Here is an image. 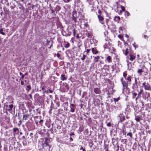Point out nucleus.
Returning a JSON list of instances; mask_svg holds the SVG:
<instances>
[{
  "label": "nucleus",
  "instance_id": "1",
  "mask_svg": "<svg viewBox=\"0 0 151 151\" xmlns=\"http://www.w3.org/2000/svg\"><path fill=\"white\" fill-rule=\"evenodd\" d=\"M120 80L123 86V89L127 88L128 86L127 82L124 81H123V78H121Z\"/></svg>",
  "mask_w": 151,
  "mask_h": 151
},
{
  "label": "nucleus",
  "instance_id": "2",
  "mask_svg": "<svg viewBox=\"0 0 151 151\" xmlns=\"http://www.w3.org/2000/svg\"><path fill=\"white\" fill-rule=\"evenodd\" d=\"M97 16L99 22L102 24H104V18L101 15H97Z\"/></svg>",
  "mask_w": 151,
  "mask_h": 151
},
{
  "label": "nucleus",
  "instance_id": "3",
  "mask_svg": "<svg viewBox=\"0 0 151 151\" xmlns=\"http://www.w3.org/2000/svg\"><path fill=\"white\" fill-rule=\"evenodd\" d=\"M127 127H131L133 124V122L131 121H128L125 122Z\"/></svg>",
  "mask_w": 151,
  "mask_h": 151
},
{
  "label": "nucleus",
  "instance_id": "4",
  "mask_svg": "<svg viewBox=\"0 0 151 151\" xmlns=\"http://www.w3.org/2000/svg\"><path fill=\"white\" fill-rule=\"evenodd\" d=\"M6 110L10 112L12 110L13 107V104H10L9 106L6 105Z\"/></svg>",
  "mask_w": 151,
  "mask_h": 151
},
{
  "label": "nucleus",
  "instance_id": "5",
  "mask_svg": "<svg viewBox=\"0 0 151 151\" xmlns=\"http://www.w3.org/2000/svg\"><path fill=\"white\" fill-rule=\"evenodd\" d=\"M120 122L121 123L123 122L125 120V116L122 114H121L119 116Z\"/></svg>",
  "mask_w": 151,
  "mask_h": 151
},
{
  "label": "nucleus",
  "instance_id": "6",
  "mask_svg": "<svg viewBox=\"0 0 151 151\" xmlns=\"http://www.w3.org/2000/svg\"><path fill=\"white\" fill-rule=\"evenodd\" d=\"M73 19L75 22H76L77 12L76 11H73Z\"/></svg>",
  "mask_w": 151,
  "mask_h": 151
},
{
  "label": "nucleus",
  "instance_id": "7",
  "mask_svg": "<svg viewBox=\"0 0 151 151\" xmlns=\"http://www.w3.org/2000/svg\"><path fill=\"white\" fill-rule=\"evenodd\" d=\"M135 78V83L133 84H132V88L133 89H134L135 88H137V80L135 77L134 78Z\"/></svg>",
  "mask_w": 151,
  "mask_h": 151
},
{
  "label": "nucleus",
  "instance_id": "8",
  "mask_svg": "<svg viewBox=\"0 0 151 151\" xmlns=\"http://www.w3.org/2000/svg\"><path fill=\"white\" fill-rule=\"evenodd\" d=\"M94 91L96 94H100L101 93L100 89L98 88H95L94 89Z\"/></svg>",
  "mask_w": 151,
  "mask_h": 151
},
{
  "label": "nucleus",
  "instance_id": "9",
  "mask_svg": "<svg viewBox=\"0 0 151 151\" xmlns=\"http://www.w3.org/2000/svg\"><path fill=\"white\" fill-rule=\"evenodd\" d=\"M91 51L93 54H96L98 53V51L96 48H93L91 49Z\"/></svg>",
  "mask_w": 151,
  "mask_h": 151
},
{
  "label": "nucleus",
  "instance_id": "10",
  "mask_svg": "<svg viewBox=\"0 0 151 151\" xmlns=\"http://www.w3.org/2000/svg\"><path fill=\"white\" fill-rule=\"evenodd\" d=\"M60 78L63 81L66 80L67 79V77H66L65 75L63 74H62L61 75Z\"/></svg>",
  "mask_w": 151,
  "mask_h": 151
},
{
  "label": "nucleus",
  "instance_id": "11",
  "mask_svg": "<svg viewBox=\"0 0 151 151\" xmlns=\"http://www.w3.org/2000/svg\"><path fill=\"white\" fill-rule=\"evenodd\" d=\"M94 59H93V61L94 62H98L99 61V60L100 58V57L99 56L94 57Z\"/></svg>",
  "mask_w": 151,
  "mask_h": 151
},
{
  "label": "nucleus",
  "instance_id": "12",
  "mask_svg": "<svg viewBox=\"0 0 151 151\" xmlns=\"http://www.w3.org/2000/svg\"><path fill=\"white\" fill-rule=\"evenodd\" d=\"M106 60L109 63H110L112 61L111 58L110 56H108L107 57Z\"/></svg>",
  "mask_w": 151,
  "mask_h": 151
},
{
  "label": "nucleus",
  "instance_id": "13",
  "mask_svg": "<svg viewBox=\"0 0 151 151\" xmlns=\"http://www.w3.org/2000/svg\"><path fill=\"white\" fill-rule=\"evenodd\" d=\"M145 90H151V89L150 86L149 85L145 86Z\"/></svg>",
  "mask_w": 151,
  "mask_h": 151
},
{
  "label": "nucleus",
  "instance_id": "14",
  "mask_svg": "<svg viewBox=\"0 0 151 151\" xmlns=\"http://www.w3.org/2000/svg\"><path fill=\"white\" fill-rule=\"evenodd\" d=\"M29 116V115L28 114H25L24 115L23 117V119L25 121L27 120Z\"/></svg>",
  "mask_w": 151,
  "mask_h": 151
},
{
  "label": "nucleus",
  "instance_id": "15",
  "mask_svg": "<svg viewBox=\"0 0 151 151\" xmlns=\"http://www.w3.org/2000/svg\"><path fill=\"white\" fill-rule=\"evenodd\" d=\"M141 118L139 116H136L135 118V119L136 120L137 122H139L140 120V119Z\"/></svg>",
  "mask_w": 151,
  "mask_h": 151
},
{
  "label": "nucleus",
  "instance_id": "16",
  "mask_svg": "<svg viewBox=\"0 0 151 151\" xmlns=\"http://www.w3.org/2000/svg\"><path fill=\"white\" fill-rule=\"evenodd\" d=\"M49 146V148H50L51 146H50L49 144L46 141H45L44 144H43V147Z\"/></svg>",
  "mask_w": 151,
  "mask_h": 151
},
{
  "label": "nucleus",
  "instance_id": "17",
  "mask_svg": "<svg viewBox=\"0 0 151 151\" xmlns=\"http://www.w3.org/2000/svg\"><path fill=\"white\" fill-rule=\"evenodd\" d=\"M131 78L132 77L130 76H129L127 77V78H126V80L127 81V82L129 81L130 82L131 81Z\"/></svg>",
  "mask_w": 151,
  "mask_h": 151
},
{
  "label": "nucleus",
  "instance_id": "18",
  "mask_svg": "<svg viewBox=\"0 0 151 151\" xmlns=\"http://www.w3.org/2000/svg\"><path fill=\"white\" fill-rule=\"evenodd\" d=\"M31 89V86L29 85H28L27 86L26 88V90L27 91H29Z\"/></svg>",
  "mask_w": 151,
  "mask_h": 151
},
{
  "label": "nucleus",
  "instance_id": "19",
  "mask_svg": "<svg viewBox=\"0 0 151 151\" xmlns=\"http://www.w3.org/2000/svg\"><path fill=\"white\" fill-rule=\"evenodd\" d=\"M130 60L131 61H133V60L135 58V57L133 55H130Z\"/></svg>",
  "mask_w": 151,
  "mask_h": 151
},
{
  "label": "nucleus",
  "instance_id": "20",
  "mask_svg": "<svg viewBox=\"0 0 151 151\" xmlns=\"http://www.w3.org/2000/svg\"><path fill=\"white\" fill-rule=\"evenodd\" d=\"M69 30L68 28H67L66 29L67 36H70L71 35V32L69 31Z\"/></svg>",
  "mask_w": 151,
  "mask_h": 151
},
{
  "label": "nucleus",
  "instance_id": "21",
  "mask_svg": "<svg viewBox=\"0 0 151 151\" xmlns=\"http://www.w3.org/2000/svg\"><path fill=\"white\" fill-rule=\"evenodd\" d=\"M125 15L126 16H127L126 17H127L130 15V13L128 11H126L125 13Z\"/></svg>",
  "mask_w": 151,
  "mask_h": 151
},
{
  "label": "nucleus",
  "instance_id": "22",
  "mask_svg": "<svg viewBox=\"0 0 151 151\" xmlns=\"http://www.w3.org/2000/svg\"><path fill=\"white\" fill-rule=\"evenodd\" d=\"M3 29L1 28L0 29V34H1L3 35H5V33L3 32Z\"/></svg>",
  "mask_w": 151,
  "mask_h": 151
},
{
  "label": "nucleus",
  "instance_id": "23",
  "mask_svg": "<svg viewBox=\"0 0 151 151\" xmlns=\"http://www.w3.org/2000/svg\"><path fill=\"white\" fill-rule=\"evenodd\" d=\"M137 95V93H135L134 92L132 93V98L133 99H134L136 96Z\"/></svg>",
  "mask_w": 151,
  "mask_h": 151
},
{
  "label": "nucleus",
  "instance_id": "24",
  "mask_svg": "<svg viewBox=\"0 0 151 151\" xmlns=\"http://www.w3.org/2000/svg\"><path fill=\"white\" fill-rule=\"evenodd\" d=\"M120 99V97H118L116 98H114V102L116 103V102H117Z\"/></svg>",
  "mask_w": 151,
  "mask_h": 151
},
{
  "label": "nucleus",
  "instance_id": "25",
  "mask_svg": "<svg viewBox=\"0 0 151 151\" xmlns=\"http://www.w3.org/2000/svg\"><path fill=\"white\" fill-rule=\"evenodd\" d=\"M55 103L56 104V106L58 107L59 106H60V103H59V102L58 101H55Z\"/></svg>",
  "mask_w": 151,
  "mask_h": 151
},
{
  "label": "nucleus",
  "instance_id": "26",
  "mask_svg": "<svg viewBox=\"0 0 151 151\" xmlns=\"http://www.w3.org/2000/svg\"><path fill=\"white\" fill-rule=\"evenodd\" d=\"M114 19H117V20H116V21H119L120 19V17L119 16H115V17Z\"/></svg>",
  "mask_w": 151,
  "mask_h": 151
},
{
  "label": "nucleus",
  "instance_id": "27",
  "mask_svg": "<svg viewBox=\"0 0 151 151\" xmlns=\"http://www.w3.org/2000/svg\"><path fill=\"white\" fill-rule=\"evenodd\" d=\"M62 34L64 36L67 37V32L65 31L63 32H62Z\"/></svg>",
  "mask_w": 151,
  "mask_h": 151
},
{
  "label": "nucleus",
  "instance_id": "28",
  "mask_svg": "<svg viewBox=\"0 0 151 151\" xmlns=\"http://www.w3.org/2000/svg\"><path fill=\"white\" fill-rule=\"evenodd\" d=\"M13 131L14 132H16L17 131L19 132V129L17 128H14L13 129Z\"/></svg>",
  "mask_w": 151,
  "mask_h": 151
},
{
  "label": "nucleus",
  "instance_id": "29",
  "mask_svg": "<svg viewBox=\"0 0 151 151\" xmlns=\"http://www.w3.org/2000/svg\"><path fill=\"white\" fill-rule=\"evenodd\" d=\"M86 57V55H83V57L81 58V59L83 61L84 60H85Z\"/></svg>",
  "mask_w": 151,
  "mask_h": 151
},
{
  "label": "nucleus",
  "instance_id": "30",
  "mask_svg": "<svg viewBox=\"0 0 151 151\" xmlns=\"http://www.w3.org/2000/svg\"><path fill=\"white\" fill-rule=\"evenodd\" d=\"M70 46L69 43H67L65 45V47L66 48H68Z\"/></svg>",
  "mask_w": 151,
  "mask_h": 151
},
{
  "label": "nucleus",
  "instance_id": "31",
  "mask_svg": "<svg viewBox=\"0 0 151 151\" xmlns=\"http://www.w3.org/2000/svg\"><path fill=\"white\" fill-rule=\"evenodd\" d=\"M70 111L72 112H74L75 111V109L73 108H71V107H70Z\"/></svg>",
  "mask_w": 151,
  "mask_h": 151
},
{
  "label": "nucleus",
  "instance_id": "32",
  "mask_svg": "<svg viewBox=\"0 0 151 151\" xmlns=\"http://www.w3.org/2000/svg\"><path fill=\"white\" fill-rule=\"evenodd\" d=\"M128 49L127 48L125 52L124 53V55H127V54L128 53Z\"/></svg>",
  "mask_w": 151,
  "mask_h": 151
},
{
  "label": "nucleus",
  "instance_id": "33",
  "mask_svg": "<svg viewBox=\"0 0 151 151\" xmlns=\"http://www.w3.org/2000/svg\"><path fill=\"white\" fill-rule=\"evenodd\" d=\"M127 136H129L130 137H132V134L131 132H129L127 134Z\"/></svg>",
  "mask_w": 151,
  "mask_h": 151
},
{
  "label": "nucleus",
  "instance_id": "34",
  "mask_svg": "<svg viewBox=\"0 0 151 151\" xmlns=\"http://www.w3.org/2000/svg\"><path fill=\"white\" fill-rule=\"evenodd\" d=\"M133 45L135 47V49L136 48L138 47V45H137L135 44V43L133 44Z\"/></svg>",
  "mask_w": 151,
  "mask_h": 151
},
{
  "label": "nucleus",
  "instance_id": "35",
  "mask_svg": "<svg viewBox=\"0 0 151 151\" xmlns=\"http://www.w3.org/2000/svg\"><path fill=\"white\" fill-rule=\"evenodd\" d=\"M116 108L118 110H119L121 108V106H116Z\"/></svg>",
  "mask_w": 151,
  "mask_h": 151
},
{
  "label": "nucleus",
  "instance_id": "36",
  "mask_svg": "<svg viewBox=\"0 0 151 151\" xmlns=\"http://www.w3.org/2000/svg\"><path fill=\"white\" fill-rule=\"evenodd\" d=\"M80 150H82L83 151H86V150L85 149L83 148V147L82 146H81L80 148Z\"/></svg>",
  "mask_w": 151,
  "mask_h": 151
},
{
  "label": "nucleus",
  "instance_id": "37",
  "mask_svg": "<svg viewBox=\"0 0 151 151\" xmlns=\"http://www.w3.org/2000/svg\"><path fill=\"white\" fill-rule=\"evenodd\" d=\"M121 8L122 11H124L125 10V8L124 6H121Z\"/></svg>",
  "mask_w": 151,
  "mask_h": 151
},
{
  "label": "nucleus",
  "instance_id": "38",
  "mask_svg": "<svg viewBox=\"0 0 151 151\" xmlns=\"http://www.w3.org/2000/svg\"><path fill=\"white\" fill-rule=\"evenodd\" d=\"M127 76V74L125 72H124L123 73V76L125 78H126V76Z\"/></svg>",
  "mask_w": 151,
  "mask_h": 151
},
{
  "label": "nucleus",
  "instance_id": "39",
  "mask_svg": "<svg viewBox=\"0 0 151 151\" xmlns=\"http://www.w3.org/2000/svg\"><path fill=\"white\" fill-rule=\"evenodd\" d=\"M137 72L138 73H141L142 72V70L141 69H139L138 70Z\"/></svg>",
  "mask_w": 151,
  "mask_h": 151
},
{
  "label": "nucleus",
  "instance_id": "40",
  "mask_svg": "<svg viewBox=\"0 0 151 151\" xmlns=\"http://www.w3.org/2000/svg\"><path fill=\"white\" fill-rule=\"evenodd\" d=\"M75 106V105L73 104H71L70 106V107H71V108H74Z\"/></svg>",
  "mask_w": 151,
  "mask_h": 151
},
{
  "label": "nucleus",
  "instance_id": "41",
  "mask_svg": "<svg viewBox=\"0 0 151 151\" xmlns=\"http://www.w3.org/2000/svg\"><path fill=\"white\" fill-rule=\"evenodd\" d=\"M143 91V90L142 89H141L140 90V91L139 92L138 95L141 94L142 92Z\"/></svg>",
  "mask_w": 151,
  "mask_h": 151
},
{
  "label": "nucleus",
  "instance_id": "42",
  "mask_svg": "<svg viewBox=\"0 0 151 151\" xmlns=\"http://www.w3.org/2000/svg\"><path fill=\"white\" fill-rule=\"evenodd\" d=\"M43 122V120H42V119L40 120V121H39V123H40V124H41V125H42Z\"/></svg>",
  "mask_w": 151,
  "mask_h": 151
},
{
  "label": "nucleus",
  "instance_id": "43",
  "mask_svg": "<svg viewBox=\"0 0 151 151\" xmlns=\"http://www.w3.org/2000/svg\"><path fill=\"white\" fill-rule=\"evenodd\" d=\"M48 92H49V90H47L45 91H43V95H44L45 93H48Z\"/></svg>",
  "mask_w": 151,
  "mask_h": 151
},
{
  "label": "nucleus",
  "instance_id": "44",
  "mask_svg": "<svg viewBox=\"0 0 151 151\" xmlns=\"http://www.w3.org/2000/svg\"><path fill=\"white\" fill-rule=\"evenodd\" d=\"M98 13L99 15H101V12L100 9L98 11Z\"/></svg>",
  "mask_w": 151,
  "mask_h": 151
},
{
  "label": "nucleus",
  "instance_id": "45",
  "mask_svg": "<svg viewBox=\"0 0 151 151\" xmlns=\"http://www.w3.org/2000/svg\"><path fill=\"white\" fill-rule=\"evenodd\" d=\"M111 123L110 122H109L107 124V126L108 127H110L111 126Z\"/></svg>",
  "mask_w": 151,
  "mask_h": 151
},
{
  "label": "nucleus",
  "instance_id": "46",
  "mask_svg": "<svg viewBox=\"0 0 151 151\" xmlns=\"http://www.w3.org/2000/svg\"><path fill=\"white\" fill-rule=\"evenodd\" d=\"M21 123H22V121L21 120H20L19 121V123L18 124V126L19 127L20 126V125H21Z\"/></svg>",
  "mask_w": 151,
  "mask_h": 151
},
{
  "label": "nucleus",
  "instance_id": "47",
  "mask_svg": "<svg viewBox=\"0 0 151 151\" xmlns=\"http://www.w3.org/2000/svg\"><path fill=\"white\" fill-rule=\"evenodd\" d=\"M65 3H68L69 2L70 0H63Z\"/></svg>",
  "mask_w": 151,
  "mask_h": 151
},
{
  "label": "nucleus",
  "instance_id": "48",
  "mask_svg": "<svg viewBox=\"0 0 151 151\" xmlns=\"http://www.w3.org/2000/svg\"><path fill=\"white\" fill-rule=\"evenodd\" d=\"M24 75H22L21 76V77L20 78V80H22L23 78H24Z\"/></svg>",
  "mask_w": 151,
  "mask_h": 151
},
{
  "label": "nucleus",
  "instance_id": "49",
  "mask_svg": "<svg viewBox=\"0 0 151 151\" xmlns=\"http://www.w3.org/2000/svg\"><path fill=\"white\" fill-rule=\"evenodd\" d=\"M57 56L58 58H59L60 56V54L59 53H58L57 55Z\"/></svg>",
  "mask_w": 151,
  "mask_h": 151
},
{
  "label": "nucleus",
  "instance_id": "50",
  "mask_svg": "<svg viewBox=\"0 0 151 151\" xmlns=\"http://www.w3.org/2000/svg\"><path fill=\"white\" fill-rule=\"evenodd\" d=\"M118 37L120 39H121L122 38V36L120 34L119 35H118Z\"/></svg>",
  "mask_w": 151,
  "mask_h": 151
},
{
  "label": "nucleus",
  "instance_id": "51",
  "mask_svg": "<svg viewBox=\"0 0 151 151\" xmlns=\"http://www.w3.org/2000/svg\"><path fill=\"white\" fill-rule=\"evenodd\" d=\"M99 63L101 64H103L104 63V62L103 61L101 60H99Z\"/></svg>",
  "mask_w": 151,
  "mask_h": 151
},
{
  "label": "nucleus",
  "instance_id": "52",
  "mask_svg": "<svg viewBox=\"0 0 151 151\" xmlns=\"http://www.w3.org/2000/svg\"><path fill=\"white\" fill-rule=\"evenodd\" d=\"M73 34L74 36H75V35H76V33H75V29H73Z\"/></svg>",
  "mask_w": 151,
  "mask_h": 151
},
{
  "label": "nucleus",
  "instance_id": "53",
  "mask_svg": "<svg viewBox=\"0 0 151 151\" xmlns=\"http://www.w3.org/2000/svg\"><path fill=\"white\" fill-rule=\"evenodd\" d=\"M90 50V49H87L86 50V51L87 53H88L89 52Z\"/></svg>",
  "mask_w": 151,
  "mask_h": 151
},
{
  "label": "nucleus",
  "instance_id": "54",
  "mask_svg": "<svg viewBox=\"0 0 151 151\" xmlns=\"http://www.w3.org/2000/svg\"><path fill=\"white\" fill-rule=\"evenodd\" d=\"M21 84L22 85H24V82L22 81H21Z\"/></svg>",
  "mask_w": 151,
  "mask_h": 151
},
{
  "label": "nucleus",
  "instance_id": "55",
  "mask_svg": "<svg viewBox=\"0 0 151 151\" xmlns=\"http://www.w3.org/2000/svg\"><path fill=\"white\" fill-rule=\"evenodd\" d=\"M49 92L50 93H52L53 92V91L52 90H51L50 89H48Z\"/></svg>",
  "mask_w": 151,
  "mask_h": 151
},
{
  "label": "nucleus",
  "instance_id": "56",
  "mask_svg": "<svg viewBox=\"0 0 151 151\" xmlns=\"http://www.w3.org/2000/svg\"><path fill=\"white\" fill-rule=\"evenodd\" d=\"M74 135V133H72L70 134V137L72 135Z\"/></svg>",
  "mask_w": 151,
  "mask_h": 151
},
{
  "label": "nucleus",
  "instance_id": "57",
  "mask_svg": "<svg viewBox=\"0 0 151 151\" xmlns=\"http://www.w3.org/2000/svg\"><path fill=\"white\" fill-rule=\"evenodd\" d=\"M84 25L85 27H87L88 26V24L87 23H86L84 24Z\"/></svg>",
  "mask_w": 151,
  "mask_h": 151
},
{
  "label": "nucleus",
  "instance_id": "58",
  "mask_svg": "<svg viewBox=\"0 0 151 151\" xmlns=\"http://www.w3.org/2000/svg\"><path fill=\"white\" fill-rule=\"evenodd\" d=\"M52 106H51L50 109L49 111V112H51V111H52V109L51 108Z\"/></svg>",
  "mask_w": 151,
  "mask_h": 151
},
{
  "label": "nucleus",
  "instance_id": "59",
  "mask_svg": "<svg viewBox=\"0 0 151 151\" xmlns=\"http://www.w3.org/2000/svg\"><path fill=\"white\" fill-rule=\"evenodd\" d=\"M142 86H144V87H145V86H146V85H145V82L142 83Z\"/></svg>",
  "mask_w": 151,
  "mask_h": 151
},
{
  "label": "nucleus",
  "instance_id": "60",
  "mask_svg": "<svg viewBox=\"0 0 151 151\" xmlns=\"http://www.w3.org/2000/svg\"><path fill=\"white\" fill-rule=\"evenodd\" d=\"M141 103H142V106H144V103L143 102H141Z\"/></svg>",
  "mask_w": 151,
  "mask_h": 151
},
{
  "label": "nucleus",
  "instance_id": "61",
  "mask_svg": "<svg viewBox=\"0 0 151 151\" xmlns=\"http://www.w3.org/2000/svg\"><path fill=\"white\" fill-rule=\"evenodd\" d=\"M70 141H73V139L72 137H70Z\"/></svg>",
  "mask_w": 151,
  "mask_h": 151
},
{
  "label": "nucleus",
  "instance_id": "62",
  "mask_svg": "<svg viewBox=\"0 0 151 151\" xmlns=\"http://www.w3.org/2000/svg\"><path fill=\"white\" fill-rule=\"evenodd\" d=\"M147 37V36L146 35H144V37L145 38H146Z\"/></svg>",
  "mask_w": 151,
  "mask_h": 151
},
{
  "label": "nucleus",
  "instance_id": "63",
  "mask_svg": "<svg viewBox=\"0 0 151 151\" xmlns=\"http://www.w3.org/2000/svg\"><path fill=\"white\" fill-rule=\"evenodd\" d=\"M29 97L30 98H32V96L31 94H29Z\"/></svg>",
  "mask_w": 151,
  "mask_h": 151
},
{
  "label": "nucleus",
  "instance_id": "64",
  "mask_svg": "<svg viewBox=\"0 0 151 151\" xmlns=\"http://www.w3.org/2000/svg\"><path fill=\"white\" fill-rule=\"evenodd\" d=\"M27 73H25L24 74H23V75H24V76H26V75H27Z\"/></svg>",
  "mask_w": 151,
  "mask_h": 151
}]
</instances>
